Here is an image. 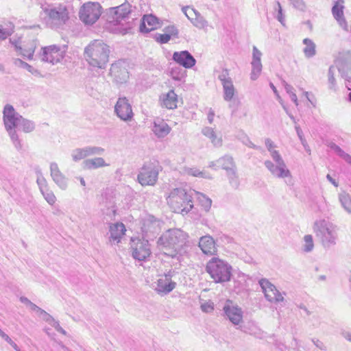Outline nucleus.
<instances>
[{"label":"nucleus","instance_id":"nucleus-34","mask_svg":"<svg viewBox=\"0 0 351 351\" xmlns=\"http://www.w3.org/2000/svg\"><path fill=\"white\" fill-rule=\"evenodd\" d=\"M343 5H339L337 3H336L332 8V12L335 19H337L339 24L343 25H346V21L345 19L343 18Z\"/></svg>","mask_w":351,"mask_h":351},{"label":"nucleus","instance_id":"nucleus-50","mask_svg":"<svg viewBox=\"0 0 351 351\" xmlns=\"http://www.w3.org/2000/svg\"><path fill=\"white\" fill-rule=\"evenodd\" d=\"M154 38L156 40V41H157L158 43H160V44H165V43H167L170 39H171V37L169 36V35L168 34H155L154 36Z\"/></svg>","mask_w":351,"mask_h":351},{"label":"nucleus","instance_id":"nucleus-4","mask_svg":"<svg viewBox=\"0 0 351 351\" xmlns=\"http://www.w3.org/2000/svg\"><path fill=\"white\" fill-rule=\"evenodd\" d=\"M186 242V234L178 229L169 230L158 240L157 243L162 246L165 255L174 258Z\"/></svg>","mask_w":351,"mask_h":351},{"label":"nucleus","instance_id":"nucleus-9","mask_svg":"<svg viewBox=\"0 0 351 351\" xmlns=\"http://www.w3.org/2000/svg\"><path fill=\"white\" fill-rule=\"evenodd\" d=\"M101 6L97 2H87L83 4L79 11L80 19L86 25L94 24L100 17Z\"/></svg>","mask_w":351,"mask_h":351},{"label":"nucleus","instance_id":"nucleus-57","mask_svg":"<svg viewBox=\"0 0 351 351\" xmlns=\"http://www.w3.org/2000/svg\"><path fill=\"white\" fill-rule=\"evenodd\" d=\"M40 316L41 317V318L43 320H45L46 322H47L49 324H50V323H51V322H53V319H54V318L51 315H49L48 313H47L44 310L41 312V314L40 315Z\"/></svg>","mask_w":351,"mask_h":351},{"label":"nucleus","instance_id":"nucleus-24","mask_svg":"<svg viewBox=\"0 0 351 351\" xmlns=\"http://www.w3.org/2000/svg\"><path fill=\"white\" fill-rule=\"evenodd\" d=\"M131 5L129 3H123L119 6L111 8L110 13L114 14L113 19L119 23L122 20L129 18L131 12Z\"/></svg>","mask_w":351,"mask_h":351},{"label":"nucleus","instance_id":"nucleus-32","mask_svg":"<svg viewBox=\"0 0 351 351\" xmlns=\"http://www.w3.org/2000/svg\"><path fill=\"white\" fill-rule=\"evenodd\" d=\"M84 168L88 169H95L99 167L107 166L105 160L102 158H95L87 159L84 161Z\"/></svg>","mask_w":351,"mask_h":351},{"label":"nucleus","instance_id":"nucleus-40","mask_svg":"<svg viewBox=\"0 0 351 351\" xmlns=\"http://www.w3.org/2000/svg\"><path fill=\"white\" fill-rule=\"evenodd\" d=\"M14 26L12 23H10L7 27L3 28L0 25V40H5L8 36H11L14 32Z\"/></svg>","mask_w":351,"mask_h":351},{"label":"nucleus","instance_id":"nucleus-16","mask_svg":"<svg viewBox=\"0 0 351 351\" xmlns=\"http://www.w3.org/2000/svg\"><path fill=\"white\" fill-rule=\"evenodd\" d=\"M335 63L342 78L351 82V54L346 53L341 55Z\"/></svg>","mask_w":351,"mask_h":351},{"label":"nucleus","instance_id":"nucleus-33","mask_svg":"<svg viewBox=\"0 0 351 351\" xmlns=\"http://www.w3.org/2000/svg\"><path fill=\"white\" fill-rule=\"evenodd\" d=\"M223 86V99L224 100L229 101L233 99V97L235 93V88L233 85L232 81L224 82Z\"/></svg>","mask_w":351,"mask_h":351},{"label":"nucleus","instance_id":"nucleus-31","mask_svg":"<svg viewBox=\"0 0 351 351\" xmlns=\"http://www.w3.org/2000/svg\"><path fill=\"white\" fill-rule=\"evenodd\" d=\"M306 47L303 49L304 56L307 58H313L316 54V45L315 43L310 38H304L302 41Z\"/></svg>","mask_w":351,"mask_h":351},{"label":"nucleus","instance_id":"nucleus-35","mask_svg":"<svg viewBox=\"0 0 351 351\" xmlns=\"http://www.w3.org/2000/svg\"><path fill=\"white\" fill-rule=\"evenodd\" d=\"M14 64L17 66L22 67V68L26 69L27 71H28L29 73H31L34 76H36V77H42L43 76L40 74V72L37 69L34 68L30 64L23 61L22 60H21L19 58H16L14 60Z\"/></svg>","mask_w":351,"mask_h":351},{"label":"nucleus","instance_id":"nucleus-5","mask_svg":"<svg viewBox=\"0 0 351 351\" xmlns=\"http://www.w3.org/2000/svg\"><path fill=\"white\" fill-rule=\"evenodd\" d=\"M205 270L215 283L228 282L230 281L232 276L231 265L218 257L211 258L206 263Z\"/></svg>","mask_w":351,"mask_h":351},{"label":"nucleus","instance_id":"nucleus-39","mask_svg":"<svg viewBox=\"0 0 351 351\" xmlns=\"http://www.w3.org/2000/svg\"><path fill=\"white\" fill-rule=\"evenodd\" d=\"M84 154L86 155V157L93 155H101L104 152V149L100 147H96V146H87L83 148Z\"/></svg>","mask_w":351,"mask_h":351},{"label":"nucleus","instance_id":"nucleus-19","mask_svg":"<svg viewBox=\"0 0 351 351\" xmlns=\"http://www.w3.org/2000/svg\"><path fill=\"white\" fill-rule=\"evenodd\" d=\"M182 12L197 28L204 29L207 27L208 21L195 9L186 6L182 8Z\"/></svg>","mask_w":351,"mask_h":351},{"label":"nucleus","instance_id":"nucleus-10","mask_svg":"<svg viewBox=\"0 0 351 351\" xmlns=\"http://www.w3.org/2000/svg\"><path fill=\"white\" fill-rule=\"evenodd\" d=\"M158 168L154 163H146L139 171L138 181L142 186H154L158 180Z\"/></svg>","mask_w":351,"mask_h":351},{"label":"nucleus","instance_id":"nucleus-63","mask_svg":"<svg viewBox=\"0 0 351 351\" xmlns=\"http://www.w3.org/2000/svg\"><path fill=\"white\" fill-rule=\"evenodd\" d=\"M29 306V307H30L32 311H35V312L39 313V315H40L41 312L43 311V309H42L41 308H40L39 306H38L37 305H36L33 302H31V304Z\"/></svg>","mask_w":351,"mask_h":351},{"label":"nucleus","instance_id":"nucleus-7","mask_svg":"<svg viewBox=\"0 0 351 351\" xmlns=\"http://www.w3.org/2000/svg\"><path fill=\"white\" fill-rule=\"evenodd\" d=\"M313 230L324 248L336 244L337 233L335 226L325 219L317 220L314 223Z\"/></svg>","mask_w":351,"mask_h":351},{"label":"nucleus","instance_id":"nucleus-3","mask_svg":"<svg viewBox=\"0 0 351 351\" xmlns=\"http://www.w3.org/2000/svg\"><path fill=\"white\" fill-rule=\"evenodd\" d=\"M110 47L101 40L92 41L84 49V58L93 67L105 68L108 62Z\"/></svg>","mask_w":351,"mask_h":351},{"label":"nucleus","instance_id":"nucleus-38","mask_svg":"<svg viewBox=\"0 0 351 351\" xmlns=\"http://www.w3.org/2000/svg\"><path fill=\"white\" fill-rule=\"evenodd\" d=\"M229 183L234 189H237L239 186V180L237 174L236 168L226 172Z\"/></svg>","mask_w":351,"mask_h":351},{"label":"nucleus","instance_id":"nucleus-51","mask_svg":"<svg viewBox=\"0 0 351 351\" xmlns=\"http://www.w3.org/2000/svg\"><path fill=\"white\" fill-rule=\"evenodd\" d=\"M164 31L166 34H168L171 38V36L178 38L179 31L174 25H169L165 27Z\"/></svg>","mask_w":351,"mask_h":351},{"label":"nucleus","instance_id":"nucleus-8","mask_svg":"<svg viewBox=\"0 0 351 351\" xmlns=\"http://www.w3.org/2000/svg\"><path fill=\"white\" fill-rule=\"evenodd\" d=\"M270 155L275 162V164L271 160H265L264 165L269 171L276 178H285V182L288 186L293 185V180L290 171L287 169V165L279 154L278 151L273 150L269 152Z\"/></svg>","mask_w":351,"mask_h":351},{"label":"nucleus","instance_id":"nucleus-15","mask_svg":"<svg viewBox=\"0 0 351 351\" xmlns=\"http://www.w3.org/2000/svg\"><path fill=\"white\" fill-rule=\"evenodd\" d=\"M110 75L117 83L122 84L125 82L129 78V72L126 68L125 62L122 60H118L112 64L110 69Z\"/></svg>","mask_w":351,"mask_h":351},{"label":"nucleus","instance_id":"nucleus-47","mask_svg":"<svg viewBox=\"0 0 351 351\" xmlns=\"http://www.w3.org/2000/svg\"><path fill=\"white\" fill-rule=\"evenodd\" d=\"M330 147L332 150H334V152L344 160H346V158L349 159V154L346 153L339 146H338L335 143H331L330 145Z\"/></svg>","mask_w":351,"mask_h":351},{"label":"nucleus","instance_id":"nucleus-12","mask_svg":"<svg viewBox=\"0 0 351 351\" xmlns=\"http://www.w3.org/2000/svg\"><path fill=\"white\" fill-rule=\"evenodd\" d=\"M265 299L271 303H279L285 300L282 293L276 289V286L267 278H261L258 281Z\"/></svg>","mask_w":351,"mask_h":351},{"label":"nucleus","instance_id":"nucleus-59","mask_svg":"<svg viewBox=\"0 0 351 351\" xmlns=\"http://www.w3.org/2000/svg\"><path fill=\"white\" fill-rule=\"evenodd\" d=\"M230 103L229 104L230 108L232 109V114H234L237 112L239 106L240 105V101L238 99H232L230 101Z\"/></svg>","mask_w":351,"mask_h":351},{"label":"nucleus","instance_id":"nucleus-52","mask_svg":"<svg viewBox=\"0 0 351 351\" xmlns=\"http://www.w3.org/2000/svg\"><path fill=\"white\" fill-rule=\"evenodd\" d=\"M188 173H189V175H191V176H195V177L210 178V176H207L206 175L205 172L201 171L199 169H195V168L190 169L189 170Z\"/></svg>","mask_w":351,"mask_h":351},{"label":"nucleus","instance_id":"nucleus-55","mask_svg":"<svg viewBox=\"0 0 351 351\" xmlns=\"http://www.w3.org/2000/svg\"><path fill=\"white\" fill-rule=\"evenodd\" d=\"M37 184L40 192L49 189L46 180L43 177L37 179Z\"/></svg>","mask_w":351,"mask_h":351},{"label":"nucleus","instance_id":"nucleus-14","mask_svg":"<svg viewBox=\"0 0 351 351\" xmlns=\"http://www.w3.org/2000/svg\"><path fill=\"white\" fill-rule=\"evenodd\" d=\"M114 112L118 117L124 121H131L133 118L132 106L125 97L118 99L114 106Z\"/></svg>","mask_w":351,"mask_h":351},{"label":"nucleus","instance_id":"nucleus-2","mask_svg":"<svg viewBox=\"0 0 351 351\" xmlns=\"http://www.w3.org/2000/svg\"><path fill=\"white\" fill-rule=\"evenodd\" d=\"M41 8L42 19L51 29H63L70 19V5L67 3H45Z\"/></svg>","mask_w":351,"mask_h":351},{"label":"nucleus","instance_id":"nucleus-23","mask_svg":"<svg viewBox=\"0 0 351 351\" xmlns=\"http://www.w3.org/2000/svg\"><path fill=\"white\" fill-rule=\"evenodd\" d=\"M209 167L215 168V169L221 168L226 170V172L236 168L234 159L230 155H225L216 161L210 162Z\"/></svg>","mask_w":351,"mask_h":351},{"label":"nucleus","instance_id":"nucleus-30","mask_svg":"<svg viewBox=\"0 0 351 351\" xmlns=\"http://www.w3.org/2000/svg\"><path fill=\"white\" fill-rule=\"evenodd\" d=\"M202 134L210 139L211 143L215 147H219L222 144L221 137H218L213 128L210 127H204L202 130Z\"/></svg>","mask_w":351,"mask_h":351},{"label":"nucleus","instance_id":"nucleus-42","mask_svg":"<svg viewBox=\"0 0 351 351\" xmlns=\"http://www.w3.org/2000/svg\"><path fill=\"white\" fill-rule=\"evenodd\" d=\"M26 49H28L27 53H24L23 56L26 57L29 60H32L34 53L36 47V43L35 40H32L26 45L24 46Z\"/></svg>","mask_w":351,"mask_h":351},{"label":"nucleus","instance_id":"nucleus-21","mask_svg":"<svg viewBox=\"0 0 351 351\" xmlns=\"http://www.w3.org/2000/svg\"><path fill=\"white\" fill-rule=\"evenodd\" d=\"M262 53L259 51L256 47H253L252 51V71L250 74V78L252 80H256L259 77L262 71V63H261Z\"/></svg>","mask_w":351,"mask_h":351},{"label":"nucleus","instance_id":"nucleus-61","mask_svg":"<svg viewBox=\"0 0 351 351\" xmlns=\"http://www.w3.org/2000/svg\"><path fill=\"white\" fill-rule=\"evenodd\" d=\"M282 85L283 86L285 87V89L286 90V92L289 95L291 93V92H293V87L289 84L287 82H285V80L282 81Z\"/></svg>","mask_w":351,"mask_h":351},{"label":"nucleus","instance_id":"nucleus-1","mask_svg":"<svg viewBox=\"0 0 351 351\" xmlns=\"http://www.w3.org/2000/svg\"><path fill=\"white\" fill-rule=\"evenodd\" d=\"M3 119L5 128L17 150L22 149L21 141L16 132L17 128H21L24 132L29 133L35 129L33 121L23 118L10 104H6L3 111Z\"/></svg>","mask_w":351,"mask_h":351},{"label":"nucleus","instance_id":"nucleus-26","mask_svg":"<svg viewBox=\"0 0 351 351\" xmlns=\"http://www.w3.org/2000/svg\"><path fill=\"white\" fill-rule=\"evenodd\" d=\"M161 106L167 109H175L177 108L178 95L173 90H169L166 94H162L160 97Z\"/></svg>","mask_w":351,"mask_h":351},{"label":"nucleus","instance_id":"nucleus-36","mask_svg":"<svg viewBox=\"0 0 351 351\" xmlns=\"http://www.w3.org/2000/svg\"><path fill=\"white\" fill-rule=\"evenodd\" d=\"M339 199L342 207L349 213H351V196L346 193L339 195Z\"/></svg>","mask_w":351,"mask_h":351},{"label":"nucleus","instance_id":"nucleus-44","mask_svg":"<svg viewBox=\"0 0 351 351\" xmlns=\"http://www.w3.org/2000/svg\"><path fill=\"white\" fill-rule=\"evenodd\" d=\"M335 68L333 66H330L328 69V84L329 88L335 90L336 80L335 78Z\"/></svg>","mask_w":351,"mask_h":351},{"label":"nucleus","instance_id":"nucleus-48","mask_svg":"<svg viewBox=\"0 0 351 351\" xmlns=\"http://www.w3.org/2000/svg\"><path fill=\"white\" fill-rule=\"evenodd\" d=\"M71 156L75 162L79 161L86 158L83 148H77L72 152Z\"/></svg>","mask_w":351,"mask_h":351},{"label":"nucleus","instance_id":"nucleus-45","mask_svg":"<svg viewBox=\"0 0 351 351\" xmlns=\"http://www.w3.org/2000/svg\"><path fill=\"white\" fill-rule=\"evenodd\" d=\"M304 241L305 243L304 251L306 252H311L314 247L313 237L311 234H306L304 237Z\"/></svg>","mask_w":351,"mask_h":351},{"label":"nucleus","instance_id":"nucleus-49","mask_svg":"<svg viewBox=\"0 0 351 351\" xmlns=\"http://www.w3.org/2000/svg\"><path fill=\"white\" fill-rule=\"evenodd\" d=\"M218 79L221 81V84H223L224 82L226 83L228 82L232 81L230 77L229 71L226 69L222 70V71L218 75Z\"/></svg>","mask_w":351,"mask_h":351},{"label":"nucleus","instance_id":"nucleus-37","mask_svg":"<svg viewBox=\"0 0 351 351\" xmlns=\"http://www.w3.org/2000/svg\"><path fill=\"white\" fill-rule=\"evenodd\" d=\"M170 75L173 80L182 81L186 77V71L179 66H176L171 69Z\"/></svg>","mask_w":351,"mask_h":351},{"label":"nucleus","instance_id":"nucleus-28","mask_svg":"<svg viewBox=\"0 0 351 351\" xmlns=\"http://www.w3.org/2000/svg\"><path fill=\"white\" fill-rule=\"evenodd\" d=\"M158 23V19L154 15H145L143 18V21L140 25V31L143 33H148L156 29Z\"/></svg>","mask_w":351,"mask_h":351},{"label":"nucleus","instance_id":"nucleus-41","mask_svg":"<svg viewBox=\"0 0 351 351\" xmlns=\"http://www.w3.org/2000/svg\"><path fill=\"white\" fill-rule=\"evenodd\" d=\"M41 193L49 204L52 206L56 203V197L50 189L42 191Z\"/></svg>","mask_w":351,"mask_h":351},{"label":"nucleus","instance_id":"nucleus-60","mask_svg":"<svg viewBox=\"0 0 351 351\" xmlns=\"http://www.w3.org/2000/svg\"><path fill=\"white\" fill-rule=\"evenodd\" d=\"M5 341H7L16 351H21L19 346L14 343L12 339L6 334L5 337L3 338Z\"/></svg>","mask_w":351,"mask_h":351},{"label":"nucleus","instance_id":"nucleus-53","mask_svg":"<svg viewBox=\"0 0 351 351\" xmlns=\"http://www.w3.org/2000/svg\"><path fill=\"white\" fill-rule=\"evenodd\" d=\"M240 139L247 147L256 149H260V147L254 145L245 134H242V137H241Z\"/></svg>","mask_w":351,"mask_h":351},{"label":"nucleus","instance_id":"nucleus-64","mask_svg":"<svg viewBox=\"0 0 351 351\" xmlns=\"http://www.w3.org/2000/svg\"><path fill=\"white\" fill-rule=\"evenodd\" d=\"M289 96L291 101L295 104V106H298V101L296 94L294 92H291V93L289 94Z\"/></svg>","mask_w":351,"mask_h":351},{"label":"nucleus","instance_id":"nucleus-13","mask_svg":"<svg viewBox=\"0 0 351 351\" xmlns=\"http://www.w3.org/2000/svg\"><path fill=\"white\" fill-rule=\"evenodd\" d=\"M64 54L65 50L62 49L60 46L50 45L43 48L41 60L55 64L63 59Z\"/></svg>","mask_w":351,"mask_h":351},{"label":"nucleus","instance_id":"nucleus-20","mask_svg":"<svg viewBox=\"0 0 351 351\" xmlns=\"http://www.w3.org/2000/svg\"><path fill=\"white\" fill-rule=\"evenodd\" d=\"M198 246L202 253L207 256H213L217 254V248L214 239L209 234L200 237Z\"/></svg>","mask_w":351,"mask_h":351},{"label":"nucleus","instance_id":"nucleus-54","mask_svg":"<svg viewBox=\"0 0 351 351\" xmlns=\"http://www.w3.org/2000/svg\"><path fill=\"white\" fill-rule=\"evenodd\" d=\"M201 309L205 313L212 312L214 310V304L210 301L206 302L201 305Z\"/></svg>","mask_w":351,"mask_h":351},{"label":"nucleus","instance_id":"nucleus-18","mask_svg":"<svg viewBox=\"0 0 351 351\" xmlns=\"http://www.w3.org/2000/svg\"><path fill=\"white\" fill-rule=\"evenodd\" d=\"M172 60L185 69H191L196 64V60L187 50L175 51L172 56Z\"/></svg>","mask_w":351,"mask_h":351},{"label":"nucleus","instance_id":"nucleus-11","mask_svg":"<svg viewBox=\"0 0 351 351\" xmlns=\"http://www.w3.org/2000/svg\"><path fill=\"white\" fill-rule=\"evenodd\" d=\"M132 256L139 261H145L151 255V248L147 240L140 239H131Z\"/></svg>","mask_w":351,"mask_h":351},{"label":"nucleus","instance_id":"nucleus-62","mask_svg":"<svg viewBox=\"0 0 351 351\" xmlns=\"http://www.w3.org/2000/svg\"><path fill=\"white\" fill-rule=\"evenodd\" d=\"M265 145L269 152L274 150L273 147H274L273 141L269 138H266L265 140Z\"/></svg>","mask_w":351,"mask_h":351},{"label":"nucleus","instance_id":"nucleus-46","mask_svg":"<svg viewBox=\"0 0 351 351\" xmlns=\"http://www.w3.org/2000/svg\"><path fill=\"white\" fill-rule=\"evenodd\" d=\"M275 10L277 12V15L276 16V19L282 24L285 25V15L283 14L282 8L281 4L279 1L276 2V6L274 8Z\"/></svg>","mask_w":351,"mask_h":351},{"label":"nucleus","instance_id":"nucleus-29","mask_svg":"<svg viewBox=\"0 0 351 351\" xmlns=\"http://www.w3.org/2000/svg\"><path fill=\"white\" fill-rule=\"evenodd\" d=\"M176 283L165 279H159L157 282L156 291L159 293H169L176 287Z\"/></svg>","mask_w":351,"mask_h":351},{"label":"nucleus","instance_id":"nucleus-6","mask_svg":"<svg viewBox=\"0 0 351 351\" xmlns=\"http://www.w3.org/2000/svg\"><path fill=\"white\" fill-rule=\"evenodd\" d=\"M167 204L175 213L187 214L193 207L192 196L185 189H174L167 198Z\"/></svg>","mask_w":351,"mask_h":351},{"label":"nucleus","instance_id":"nucleus-58","mask_svg":"<svg viewBox=\"0 0 351 351\" xmlns=\"http://www.w3.org/2000/svg\"><path fill=\"white\" fill-rule=\"evenodd\" d=\"M312 342L313 343V344L317 348H319V350H324V351H326L327 348L326 346V345L324 344V342H322V341L319 340V339H312Z\"/></svg>","mask_w":351,"mask_h":351},{"label":"nucleus","instance_id":"nucleus-25","mask_svg":"<svg viewBox=\"0 0 351 351\" xmlns=\"http://www.w3.org/2000/svg\"><path fill=\"white\" fill-rule=\"evenodd\" d=\"M171 128L161 119H156L154 121L152 131L158 138H164L171 132Z\"/></svg>","mask_w":351,"mask_h":351},{"label":"nucleus","instance_id":"nucleus-22","mask_svg":"<svg viewBox=\"0 0 351 351\" xmlns=\"http://www.w3.org/2000/svg\"><path fill=\"white\" fill-rule=\"evenodd\" d=\"M51 176L53 182L62 189L66 190L67 188V180L61 173L56 162L50 164Z\"/></svg>","mask_w":351,"mask_h":351},{"label":"nucleus","instance_id":"nucleus-43","mask_svg":"<svg viewBox=\"0 0 351 351\" xmlns=\"http://www.w3.org/2000/svg\"><path fill=\"white\" fill-rule=\"evenodd\" d=\"M197 195L200 204L205 210L208 211L211 207L212 200L202 193H197Z\"/></svg>","mask_w":351,"mask_h":351},{"label":"nucleus","instance_id":"nucleus-27","mask_svg":"<svg viewBox=\"0 0 351 351\" xmlns=\"http://www.w3.org/2000/svg\"><path fill=\"white\" fill-rule=\"evenodd\" d=\"M125 227L123 223H115L110 226V241L119 243L121 237L125 234Z\"/></svg>","mask_w":351,"mask_h":351},{"label":"nucleus","instance_id":"nucleus-17","mask_svg":"<svg viewBox=\"0 0 351 351\" xmlns=\"http://www.w3.org/2000/svg\"><path fill=\"white\" fill-rule=\"evenodd\" d=\"M223 309L226 315L234 325H239L242 322V309L238 306L234 305L231 300L226 301Z\"/></svg>","mask_w":351,"mask_h":351},{"label":"nucleus","instance_id":"nucleus-56","mask_svg":"<svg viewBox=\"0 0 351 351\" xmlns=\"http://www.w3.org/2000/svg\"><path fill=\"white\" fill-rule=\"evenodd\" d=\"M294 8L298 10H303L305 8V3L303 0H289Z\"/></svg>","mask_w":351,"mask_h":351}]
</instances>
